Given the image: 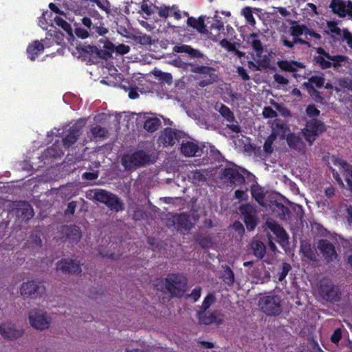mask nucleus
<instances>
[{"label":"nucleus","instance_id":"cd10ccee","mask_svg":"<svg viewBox=\"0 0 352 352\" xmlns=\"http://www.w3.org/2000/svg\"><path fill=\"white\" fill-rule=\"evenodd\" d=\"M261 11H262V10L260 8L246 6L241 10V15L244 16L246 22L249 25H250L252 26H254L256 24V20L253 16V14L254 13L258 14V13H261Z\"/></svg>","mask_w":352,"mask_h":352},{"label":"nucleus","instance_id":"f257e3e1","mask_svg":"<svg viewBox=\"0 0 352 352\" xmlns=\"http://www.w3.org/2000/svg\"><path fill=\"white\" fill-rule=\"evenodd\" d=\"M186 278L179 274H172L156 284L157 289L167 291L173 296H179L184 294L186 288Z\"/></svg>","mask_w":352,"mask_h":352},{"label":"nucleus","instance_id":"774afa93","mask_svg":"<svg viewBox=\"0 0 352 352\" xmlns=\"http://www.w3.org/2000/svg\"><path fill=\"white\" fill-rule=\"evenodd\" d=\"M228 127L232 132L239 133L240 131V127H239V124L236 122V123H231V124H228Z\"/></svg>","mask_w":352,"mask_h":352},{"label":"nucleus","instance_id":"6e6552de","mask_svg":"<svg viewBox=\"0 0 352 352\" xmlns=\"http://www.w3.org/2000/svg\"><path fill=\"white\" fill-rule=\"evenodd\" d=\"M150 161V157L144 151H138L133 154L125 155L122 164L126 169L136 168Z\"/></svg>","mask_w":352,"mask_h":352},{"label":"nucleus","instance_id":"8fccbe9b","mask_svg":"<svg viewBox=\"0 0 352 352\" xmlns=\"http://www.w3.org/2000/svg\"><path fill=\"white\" fill-rule=\"evenodd\" d=\"M263 115L265 118H273L277 116L276 112L270 107H267L263 109Z\"/></svg>","mask_w":352,"mask_h":352},{"label":"nucleus","instance_id":"f8f14e48","mask_svg":"<svg viewBox=\"0 0 352 352\" xmlns=\"http://www.w3.org/2000/svg\"><path fill=\"white\" fill-rule=\"evenodd\" d=\"M305 30V27L304 25H301L298 24L297 22L293 21L292 23V26L289 28L290 34L292 36V41H288L285 36H283L282 41L283 42V44L286 47L292 48L294 46V43H303L304 42L298 37L303 34Z\"/></svg>","mask_w":352,"mask_h":352},{"label":"nucleus","instance_id":"58836bf2","mask_svg":"<svg viewBox=\"0 0 352 352\" xmlns=\"http://www.w3.org/2000/svg\"><path fill=\"white\" fill-rule=\"evenodd\" d=\"M220 45L223 47L227 50L229 52H235L236 54L239 57H241L243 56V53L236 50L235 48V46L234 44L231 43L230 41H228L226 39H222L220 41Z\"/></svg>","mask_w":352,"mask_h":352},{"label":"nucleus","instance_id":"f704fd0d","mask_svg":"<svg viewBox=\"0 0 352 352\" xmlns=\"http://www.w3.org/2000/svg\"><path fill=\"white\" fill-rule=\"evenodd\" d=\"M187 23L189 26L195 28L199 32H202L205 29L204 17L199 16L198 19L194 17H188Z\"/></svg>","mask_w":352,"mask_h":352},{"label":"nucleus","instance_id":"72a5a7b5","mask_svg":"<svg viewBox=\"0 0 352 352\" xmlns=\"http://www.w3.org/2000/svg\"><path fill=\"white\" fill-rule=\"evenodd\" d=\"M215 109L229 122H232L234 120L233 113L230 109L223 104H217L215 106Z\"/></svg>","mask_w":352,"mask_h":352},{"label":"nucleus","instance_id":"a19ab883","mask_svg":"<svg viewBox=\"0 0 352 352\" xmlns=\"http://www.w3.org/2000/svg\"><path fill=\"white\" fill-rule=\"evenodd\" d=\"M52 14L51 12H45L43 14L42 16L38 19V25L43 28V30L47 29L48 22L47 21V18H51Z\"/></svg>","mask_w":352,"mask_h":352},{"label":"nucleus","instance_id":"39448f33","mask_svg":"<svg viewBox=\"0 0 352 352\" xmlns=\"http://www.w3.org/2000/svg\"><path fill=\"white\" fill-rule=\"evenodd\" d=\"M325 131L324 124L317 119H312L308 122L302 130V133L305 140L312 144L316 137L322 134Z\"/></svg>","mask_w":352,"mask_h":352},{"label":"nucleus","instance_id":"412c9836","mask_svg":"<svg viewBox=\"0 0 352 352\" xmlns=\"http://www.w3.org/2000/svg\"><path fill=\"white\" fill-rule=\"evenodd\" d=\"M181 132L167 128L161 134L160 141L165 146H172L179 141Z\"/></svg>","mask_w":352,"mask_h":352},{"label":"nucleus","instance_id":"49530a36","mask_svg":"<svg viewBox=\"0 0 352 352\" xmlns=\"http://www.w3.org/2000/svg\"><path fill=\"white\" fill-rule=\"evenodd\" d=\"M291 270V266L289 264L284 263L282 265V270L280 274L278 275V280L280 281H282L285 279L286 276L287 275L288 272Z\"/></svg>","mask_w":352,"mask_h":352},{"label":"nucleus","instance_id":"603ef678","mask_svg":"<svg viewBox=\"0 0 352 352\" xmlns=\"http://www.w3.org/2000/svg\"><path fill=\"white\" fill-rule=\"evenodd\" d=\"M172 14V10L170 7H160L159 10V15L162 17H167Z\"/></svg>","mask_w":352,"mask_h":352},{"label":"nucleus","instance_id":"4468645a","mask_svg":"<svg viewBox=\"0 0 352 352\" xmlns=\"http://www.w3.org/2000/svg\"><path fill=\"white\" fill-rule=\"evenodd\" d=\"M329 7L338 16L341 18L348 16L349 19H352V1H342L337 3H330Z\"/></svg>","mask_w":352,"mask_h":352},{"label":"nucleus","instance_id":"0e129e2a","mask_svg":"<svg viewBox=\"0 0 352 352\" xmlns=\"http://www.w3.org/2000/svg\"><path fill=\"white\" fill-rule=\"evenodd\" d=\"M82 177L87 180H94L98 177V175L95 173H85Z\"/></svg>","mask_w":352,"mask_h":352},{"label":"nucleus","instance_id":"aec40b11","mask_svg":"<svg viewBox=\"0 0 352 352\" xmlns=\"http://www.w3.org/2000/svg\"><path fill=\"white\" fill-rule=\"evenodd\" d=\"M318 248L327 261H333L337 258L334 246L327 240H320Z\"/></svg>","mask_w":352,"mask_h":352},{"label":"nucleus","instance_id":"5fc2aeb1","mask_svg":"<svg viewBox=\"0 0 352 352\" xmlns=\"http://www.w3.org/2000/svg\"><path fill=\"white\" fill-rule=\"evenodd\" d=\"M274 80L277 83L282 85H286L288 84L287 78L278 74H276L274 75Z\"/></svg>","mask_w":352,"mask_h":352},{"label":"nucleus","instance_id":"c85d7f7f","mask_svg":"<svg viewBox=\"0 0 352 352\" xmlns=\"http://www.w3.org/2000/svg\"><path fill=\"white\" fill-rule=\"evenodd\" d=\"M287 142L289 147L296 150L301 151L304 148L305 144L299 135L290 133L287 135Z\"/></svg>","mask_w":352,"mask_h":352},{"label":"nucleus","instance_id":"e2e57ef3","mask_svg":"<svg viewBox=\"0 0 352 352\" xmlns=\"http://www.w3.org/2000/svg\"><path fill=\"white\" fill-rule=\"evenodd\" d=\"M172 14L170 16H173L175 19L179 20L182 18V14L177 7H171Z\"/></svg>","mask_w":352,"mask_h":352},{"label":"nucleus","instance_id":"ea45409f","mask_svg":"<svg viewBox=\"0 0 352 352\" xmlns=\"http://www.w3.org/2000/svg\"><path fill=\"white\" fill-rule=\"evenodd\" d=\"M276 138L274 135L270 134L265 142L263 148L265 153H271L273 151L272 144Z\"/></svg>","mask_w":352,"mask_h":352},{"label":"nucleus","instance_id":"3c124183","mask_svg":"<svg viewBox=\"0 0 352 352\" xmlns=\"http://www.w3.org/2000/svg\"><path fill=\"white\" fill-rule=\"evenodd\" d=\"M63 154V151L60 148L55 149L54 148H49L46 151V155L52 157H57Z\"/></svg>","mask_w":352,"mask_h":352},{"label":"nucleus","instance_id":"864d4df0","mask_svg":"<svg viewBox=\"0 0 352 352\" xmlns=\"http://www.w3.org/2000/svg\"><path fill=\"white\" fill-rule=\"evenodd\" d=\"M130 50V47L124 44H120L118 45L116 48V52H118L120 54H127Z\"/></svg>","mask_w":352,"mask_h":352},{"label":"nucleus","instance_id":"ddd939ff","mask_svg":"<svg viewBox=\"0 0 352 352\" xmlns=\"http://www.w3.org/2000/svg\"><path fill=\"white\" fill-rule=\"evenodd\" d=\"M239 210L243 217L247 229L250 231L253 230L257 224L254 208L249 204H245L240 206Z\"/></svg>","mask_w":352,"mask_h":352},{"label":"nucleus","instance_id":"5701e85b","mask_svg":"<svg viewBox=\"0 0 352 352\" xmlns=\"http://www.w3.org/2000/svg\"><path fill=\"white\" fill-rule=\"evenodd\" d=\"M57 270L63 272L78 274L81 270L78 263L72 259L63 260L58 263Z\"/></svg>","mask_w":352,"mask_h":352},{"label":"nucleus","instance_id":"9b49d317","mask_svg":"<svg viewBox=\"0 0 352 352\" xmlns=\"http://www.w3.org/2000/svg\"><path fill=\"white\" fill-rule=\"evenodd\" d=\"M261 35L256 33L250 34L247 36V42L250 44L253 50L254 59L257 63H261L265 60V56H263V47L261 41Z\"/></svg>","mask_w":352,"mask_h":352},{"label":"nucleus","instance_id":"680f3d73","mask_svg":"<svg viewBox=\"0 0 352 352\" xmlns=\"http://www.w3.org/2000/svg\"><path fill=\"white\" fill-rule=\"evenodd\" d=\"M71 232H72L73 236L72 237V239H78L80 237V232L78 227H73L71 228Z\"/></svg>","mask_w":352,"mask_h":352},{"label":"nucleus","instance_id":"a211bd4d","mask_svg":"<svg viewBox=\"0 0 352 352\" xmlns=\"http://www.w3.org/2000/svg\"><path fill=\"white\" fill-rule=\"evenodd\" d=\"M43 288L36 281H28L24 283L21 287V294L24 297H36L38 294H41Z\"/></svg>","mask_w":352,"mask_h":352},{"label":"nucleus","instance_id":"9d476101","mask_svg":"<svg viewBox=\"0 0 352 352\" xmlns=\"http://www.w3.org/2000/svg\"><path fill=\"white\" fill-rule=\"evenodd\" d=\"M330 161L342 171L345 177L347 188L352 192V166L345 160L334 155L330 158Z\"/></svg>","mask_w":352,"mask_h":352},{"label":"nucleus","instance_id":"393cba45","mask_svg":"<svg viewBox=\"0 0 352 352\" xmlns=\"http://www.w3.org/2000/svg\"><path fill=\"white\" fill-rule=\"evenodd\" d=\"M43 50L44 44L38 41H34L27 47V54L28 58L32 60H34L38 55L43 52Z\"/></svg>","mask_w":352,"mask_h":352},{"label":"nucleus","instance_id":"f03ea898","mask_svg":"<svg viewBox=\"0 0 352 352\" xmlns=\"http://www.w3.org/2000/svg\"><path fill=\"white\" fill-rule=\"evenodd\" d=\"M86 119H80L75 122L72 126H67L64 129H54L50 132V135H55L58 136L61 133H67L63 138V144L65 147H69L72 144L76 142L79 135L81 134L82 128L86 124Z\"/></svg>","mask_w":352,"mask_h":352},{"label":"nucleus","instance_id":"e433bc0d","mask_svg":"<svg viewBox=\"0 0 352 352\" xmlns=\"http://www.w3.org/2000/svg\"><path fill=\"white\" fill-rule=\"evenodd\" d=\"M173 51L177 53H187L191 56H196V51L187 45H175Z\"/></svg>","mask_w":352,"mask_h":352},{"label":"nucleus","instance_id":"13d9d810","mask_svg":"<svg viewBox=\"0 0 352 352\" xmlns=\"http://www.w3.org/2000/svg\"><path fill=\"white\" fill-rule=\"evenodd\" d=\"M137 40L141 43V44H149L151 42V38L149 36H147L146 34L140 35L137 37Z\"/></svg>","mask_w":352,"mask_h":352},{"label":"nucleus","instance_id":"4d7b16f0","mask_svg":"<svg viewBox=\"0 0 352 352\" xmlns=\"http://www.w3.org/2000/svg\"><path fill=\"white\" fill-rule=\"evenodd\" d=\"M341 336H342L341 330L340 329H337L336 330H335L333 335L331 336V341L336 344L338 343V342L341 339Z\"/></svg>","mask_w":352,"mask_h":352},{"label":"nucleus","instance_id":"bb28decb","mask_svg":"<svg viewBox=\"0 0 352 352\" xmlns=\"http://www.w3.org/2000/svg\"><path fill=\"white\" fill-rule=\"evenodd\" d=\"M334 285L331 281L324 280L320 283V292L321 295L327 300H331L333 298L335 294Z\"/></svg>","mask_w":352,"mask_h":352},{"label":"nucleus","instance_id":"4c0bfd02","mask_svg":"<svg viewBox=\"0 0 352 352\" xmlns=\"http://www.w3.org/2000/svg\"><path fill=\"white\" fill-rule=\"evenodd\" d=\"M189 178L195 184H199L200 182H205L206 180V177L200 170L192 171L189 175Z\"/></svg>","mask_w":352,"mask_h":352},{"label":"nucleus","instance_id":"20e7f679","mask_svg":"<svg viewBox=\"0 0 352 352\" xmlns=\"http://www.w3.org/2000/svg\"><path fill=\"white\" fill-rule=\"evenodd\" d=\"M280 297L278 296H265L260 298L258 305L267 315L276 316L281 312Z\"/></svg>","mask_w":352,"mask_h":352},{"label":"nucleus","instance_id":"c03bdc74","mask_svg":"<svg viewBox=\"0 0 352 352\" xmlns=\"http://www.w3.org/2000/svg\"><path fill=\"white\" fill-rule=\"evenodd\" d=\"M309 82L312 85H315L318 88H320L324 85V80L321 76H312L309 79Z\"/></svg>","mask_w":352,"mask_h":352},{"label":"nucleus","instance_id":"6ab92c4d","mask_svg":"<svg viewBox=\"0 0 352 352\" xmlns=\"http://www.w3.org/2000/svg\"><path fill=\"white\" fill-rule=\"evenodd\" d=\"M140 120H144V128L148 132L153 133L155 131L160 125V120L156 116L146 113H140L138 114Z\"/></svg>","mask_w":352,"mask_h":352},{"label":"nucleus","instance_id":"c9c22d12","mask_svg":"<svg viewBox=\"0 0 352 352\" xmlns=\"http://www.w3.org/2000/svg\"><path fill=\"white\" fill-rule=\"evenodd\" d=\"M300 252L304 257L309 261H316V256L311 249V245L307 243H302L300 246Z\"/></svg>","mask_w":352,"mask_h":352},{"label":"nucleus","instance_id":"69168bd1","mask_svg":"<svg viewBox=\"0 0 352 352\" xmlns=\"http://www.w3.org/2000/svg\"><path fill=\"white\" fill-rule=\"evenodd\" d=\"M76 35L82 38L88 37V32L82 29H77L76 32Z\"/></svg>","mask_w":352,"mask_h":352},{"label":"nucleus","instance_id":"0eeeda50","mask_svg":"<svg viewBox=\"0 0 352 352\" xmlns=\"http://www.w3.org/2000/svg\"><path fill=\"white\" fill-rule=\"evenodd\" d=\"M318 55L315 58L317 63L323 68H329L331 66L333 67H338L340 66L341 63L346 60V58L344 56H330L323 49L318 48Z\"/></svg>","mask_w":352,"mask_h":352},{"label":"nucleus","instance_id":"b1692460","mask_svg":"<svg viewBox=\"0 0 352 352\" xmlns=\"http://www.w3.org/2000/svg\"><path fill=\"white\" fill-rule=\"evenodd\" d=\"M272 135H274L276 138L278 136L281 138H287L289 133V129L287 125L278 120H275L272 126Z\"/></svg>","mask_w":352,"mask_h":352},{"label":"nucleus","instance_id":"dca6fc26","mask_svg":"<svg viewBox=\"0 0 352 352\" xmlns=\"http://www.w3.org/2000/svg\"><path fill=\"white\" fill-rule=\"evenodd\" d=\"M23 331L17 329L15 325L10 322H3L0 324V334L4 338L14 340L20 338Z\"/></svg>","mask_w":352,"mask_h":352},{"label":"nucleus","instance_id":"4be33fe9","mask_svg":"<svg viewBox=\"0 0 352 352\" xmlns=\"http://www.w3.org/2000/svg\"><path fill=\"white\" fill-rule=\"evenodd\" d=\"M180 150L182 153L186 157L199 155L201 152L200 147L196 142L188 140L182 142Z\"/></svg>","mask_w":352,"mask_h":352},{"label":"nucleus","instance_id":"473e14b6","mask_svg":"<svg viewBox=\"0 0 352 352\" xmlns=\"http://www.w3.org/2000/svg\"><path fill=\"white\" fill-rule=\"evenodd\" d=\"M278 67L284 71L295 72L298 68L303 67V65L298 62L282 60L278 63Z\"/></svg>","mask_w":352,"mask_h":352},{"label":"nucleus","instance_id":"052dcab7","mask_svg":"<svg viewBox=\"0 0 352 352\" xmlns=\"http://www.w3.org/2000/svg\"><path fill=\"white\" fill-rule=\"evenodd\" d=\"M237 72H238V74L239 75L245 80L249 79V76L248 75L247 72H246V70L242 67H239L237 68Z\"/></svg>","mask_w":352,"mask_h":352},{"label":"nucleus","instance_id":"6e6d98bb","mask_svg":"<svg viewBox=\"0 0 352 352\" xmlns=\"http://www.w3.org/2000/svg\"><path fill=\"white\" fill-rule=\"evenodd\" d=\"M201 287H198L194 289L190 295L189 296L194 302L197 301L201 296Z\"/></svg>","mask_w":352,"mask_h":352},{"label":"nucleus","instance_id":"2eb2a0df","mask_svg":"<svg viewBox=\"0 0 352 352\" xmlns=\"http://www.w3.org/2000/svg\"><path fill=\"white\" fill-rule=\"evenodd\" d=\"M221 179L228 184H240L245 182L244 177L233 167L225 168L221 173Z\"/></svg>","mask_w":352,"mask_h":352},{"label":"nucleus","instance_id":"c756f323","mask_svg":"<svg viewBox=\"0 0 352 352\" xmlns=\"http://www.w3.org/2000/svg\"><path fill=\"white\" fill-rule=\"evenodd\" d=\"M252 195L255 200L261 206H267V203L265 201V192L264 190L258 185H254L252 187Z\"/></svg>","mask_w":352,"mask_h":352},{"label":"nucleus","instance_id":"f3484780","mask_svg":"<svg viewBox=\"0 0 352 352\" xmlns=\"http://www.w3.org/2000/svg\"><path fill=\"white\" fill-rule=\"evenodd\" d=\"M268 228L276 236V241L283 247L288 245V236L285 230L276 222H267Z\"/></svg>","mask_w":352,"mask_h":352},{"label":"nucleus","instance_id":"09e8293b","mask_svg":"<svg viewBox=\"0 0 352 352\" xmlns=\"http://www.w3.org/2000/svg\"><path fill=\"white\" fill-rule=\"evenodd\" d=\"M347 43L348 46L352 50V34L346 29H344L342 36Z\"/></svg>","mask_w":352,"mask_h":352},{"label":"nucleus","instance_id":"79ce46f5","mask_svg":"<svg viewBox=\"0 0 352 352\" xmlns=\"http://www.w3.org/2000/svg\"><path fill=\"white\" fill-rule=\"evenodd\" d=\"M91 132L94 137L102 138L107 133V130L105 128L96 126L91 128Z\"/></svg>","mask_w":352,"mask_h":352},{"label":"nucleus","instance_id":"a878e982","mask_svg":"<svg viewBox=\"0 0 352 352\" xmlns=\"http://www.w3.org/2000/svg\"><path fill=\"white\" fill-rule=\"evenodd\" d=\"M218 315L217 313L209 314L206 312L205 310L197 312L199 320L204 324H210L214 322L221 323L222 320L218 319Z\"/></svg>","mask_w":352,"mask_h":352},{"label":"nucleus","instance_id":"2f4dec72","mask_svg":"<svg viewBox=\"0 0 352 352\" xmlns=\"http://www.w3.org/2000/svg\"><path fill=\"white\" fill-rule=\"evenodd\" d=\"M327 33L330 34L332 37L338 38L342 35L343 30H342L335 21H327Z\"/></svg>","mask_w":352,"mask_h":352},{"label":"nucleus","instance_id":"a18cd8bd","mask_svg":"<svg viewBox=\"0 0 352 352\" xmlns=\"http://www.w3.org/2000/svg\"><path fill=\"white\" fill-rule=\"evenodd\" d=\"M223 278L226 283L228 285H232L234 282L233 272L230 269H228L225 271Z\"/></svg>","mask_w":352,"mask_h":352},{"label":"nucleus","instance_id":"7c9ffc66","mask_svg":"<svg viewBox=\"0 0 352 352\" xmlns=\"http://www.w3.org/2000/svg\"><path fill=\"white\" fill-rule=\"evenodd\" d=\"M251 248L253 254L258 258H262L266 252V248L264 243L258 240H253L251 243Z\"/></svg>","mask_w":352,"mask_h":352},{"label":"nucleus","instance_id":"423d86ee","mask_svg":"<svg viewBox=\"0 0 352 352\" xmlns=\"http://www.w3.org/2000/svg\"><path fill=\"white\" fill-rule=\"evenodd\" d=\"M28 318L31 326L38 330L48 329L52 322L50 316L46 311L41 309L32 310Z\"/></svg>","mask_w":352,"mask_h":352},{"label":"nucleus","instance_id":"bf43d9fd","mask_svg":"<svg viewBox=\"0 0 352 352\" xmlns=\"http://www.w3.org/2000/svg\"><path fill=\"white\" fill-rule=\"evenodd\" d=\"M235 197H236V198H237L239 199H241V200H244V199H248V193H247V190H236L235 192Z\"/></svg>","mask_w":352,"mask_h":352},{"label":"nucleus","instance_id":"338daca9","mask_svg":"<svg viewBox=\"0 0 352 352\" xmlns=\"http://www.w3.org/2000/svg\"><path fill=\"white\" fill-rule=\"evenodd\" d=\"M346 210L347 213V221L349 224H352V206H346Z\"/></svg>","mask_w":352,"mask_h":352},{"label":"nucleus","instance_id":"de8ad7c7","mask_svg":"<svg viewBox=\"0 0 352 352\" xmlns=\"http://www.w3.org/2000/svg\"><path fill=\"white\" fill-rule=\"evenodd\" d=\"M306 113L309 117H317L320 114V111L314 104L309 105L306 109Z\"/></svg>","mask_w":352,"mask_h":352},{"label":"nucleus","instance_id":"7ed1b4c3","mask_svg":"<svg viewBox=\"0 0 352 352\" xmlns=\"http://www.w3.org/2000/svg\"><path fill=\"white\" fill-rule=\"evenodd\" d=\"M87 197L94 199L106 204L111 210L119 211L122 210V204L119 199L111 193L104 190H91L87 192Z\"/></svg>","mask_w":352,"mask_h":352},{"label":"nucleus","instance_id":"37998d69","mask_svg":"<svg viewBox=\"0 0 352 352\" xmlns=\"http://www.w3.org/2000/svg\"><path fill=\"white\" fill-rule=\"evenodd\" d=\"M214 296L212 294H208L202 303V309L206 311L212 304V302L214 301Z\"/></svg>","mask_w":352,"mask_h":352},{"label":"nucleus","instance_id":"1a4fd4ad","mask_svg":"<svg viewBox=\"0 0 352 352\" xmlns=\"http://www.w3.org/2000/svg\"><path fill=\"white\" fill-rule=\"evenodd\" d=\"M50 10L52 11V16L50 19V26L54 28V25H57L63 29L67 34H72V28L70 25L61 16L63 15L62 12L60 11L58 8L51 3L49 5Z\"/></svg>","mask_w":352,"mask_h":352}]
</instances>
